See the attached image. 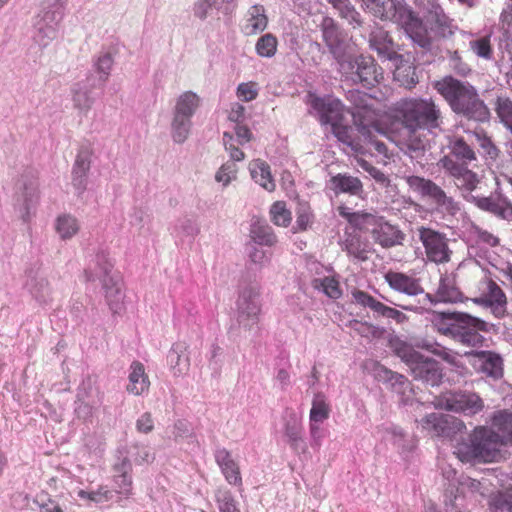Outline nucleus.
Returning a JSON list of instances; mask_svg holds the SVG:
<instances>
[{
  "mask_svg": "<svg viewBox=\"0 0 512 512\" xmlns=\"http://www.w3.org/2000/svg\"><path fill=\"white\" fill-rule=\"evenodd\" d=\"M128 447H120L116 451V460L113 464L114 481L121 493L128 494L132 487V463Z\"/></svg>",
  "mask_w": 512,
  "mask_h": 512,
  "instance_id": "4be33fe9",
  "label": "nucleus"
},
{
  "mask_svg": "<svg viewBox=\"0 0 512 512\" xmlns=\"http://www.w3.org/2000/svg\"><path fill=\"white\" fill-rule=\"evenodd\" d=\"M37 179V171L33 168H26L18 181L20 195L17 198V204L20 206L21 218L24 222L29 221L38 203Z\"/></svg>",
  "mask_w": 512,
  "mask_h": 512,
  "instance_id": "4468645a",
  "label": "nucleus"
},
{
  "mask_svg": "<svg viewBox=\"0 0 512 512\" xmlns=\"http://www.w3.org/2000/svg\"><path fill=\"white\" fill-rule=\"evenodd\" d=\"M250 173L252 179L267 191H273L275 189L270 166L265 161L260 159L254 160L250 164Z\"/></svg>",
  "mask_w": 512,
  "mask_h": 512,
  "instance_id": "49530a36",
  "label": "nucleus"
},
{
  "mask_svg": "<svg viewBox=\"0 0 512 512\" xmlns=\"http://www.w3.org/2000/svg\"><path fill=\"white\" fill-rule=\"evenodd\" d=\"M93 262L94 267L90 265L84 270L86 281L93 282L99 279L102 282L110 310L114 314L119 313L122 308L124 294L120 278L111 273L114 264L111 262L108 253L103 250L96 253Z\"/></svg>",
  "mask_w": 512,
  "mask_h": 512,
  "instance_id": "423d86ee",
  "label": "nucleus"
},
{
  "mask_svg": "<svg viewBox=\"0 0 512 512\" xmlns=\"http://www.w3.org/2000/svg\"><path fill=\"white\" fill-rule=\"evenodd\" d=\"M198 106V96L191 91L185 92L177 100L174 116H182L191 119Z\"/></svg>",
  "mask_w": 512,
  "mask_h": 512,
  "instance_id": "de8ad7c7",
  "label": "nucleus"
},
{
  "mask_svg": "<svg viewBox=\"0 0 512 512\" xmlns=\"http://www.w3.org/2000/svg\"><path fill=\"white\" fill-rule=\"evenodd\" d=\"M494 111L500 122L512 134V100L504 94L497 95L494 100Z\"/></svg>",
  "mask_w": 512,
  "mask_h": 512,
  "instance_id": "09e8293b",
  "label": "nucleus"
},
{
  "mask_svg": "<svg viewBox=\"0 0 512 512\" xmlns=\"http://www.w3.org/2000/svg\"><path fill=\"white\" fill-rule=\"evenodd\" d=\"M268 18L262 5L255 4L247 12L246 23L242 27L245 35L251 36L258 34L266 29Z\"/></svg>",
  "mask_w": 512,
  "mask_h": 512,
  "instance_id": "72a5a7b5",
  "label": "nucleus"
},
{
  "mask_svg": "<svg viewBox=\"0 0 512 512\" xmlns=\"http://www.w3.org/2000/svg\"><path fill=\"white\" fill-rule=\"evenodd\" d=\"M446 58L448 59L449 67L454 71L455 74L466 77L471 72L470 66L463 61L460 53L457 50L451 51L447 49Z\"/></svg>",
  "mask_w": 512,
  "mask_h": 512,
  "instance_id": "13d9d810",
  "label": "nucleus"
},
{
  "mask_svg": "<svg viewBox=\"0 0 512 512\" xmlns=\"http://www.w3.org/2000/svg\"><path fill=\"white\" fill-rule=\"evenodd\" d=\"M312 286L331 299H338L342 295L339 282L333 277L315 278L312 280Z\"/></svg>",
  "mask_w": 512,
  "mask_h": 512,
  "instance_id": "5fc2aeb1",
  "label": "nucleus"
},
{
  "mask_svg": "<svg viewBox=\"0 0 512 512\" xmlns=\"http://www.w3.org/2000/svg\"><path fill=\"white\" fill-rule=\"evenodd\" d=\"M56 229L61 238L68 239L77 233L79 226L74 217L63 215L58 217Z\"/></svg>",
  "mask_w": 512,
  "mask_h": 512,
  "instance_id": "4d7b16f0",
  "label": "nucleus"
},
{
  "mask_svg": "<svg viewBox=\"0 0 512 512\" xmlns=\"http://www.w3.org/2000/svg\"><path fill=\"white\" fill-rule=\"evenodd\" d=\"M330 414L329 405L326 402V397L322 392H318L314 395L312 401V407L310 410V421L311 422H323L328 419Z\"/></svg>",
  "mask_w": 512,
  "mask_h": 512,
  "instance_id": "603ef678",
  "label": "nucleus"
},
{
  "mask_svg": "<svg viewBox=\"0 0 512 512\" xmlns=\"http://www.w3.org/2000/svg\"><path fill=\"white\" fill-rule=\"evenodd\" d=\"M390 348L393 352L405 362L409 368L418 360L421 359V353L416 351L414 347L401 338L395 336L389 341Z\"/></svg>",
  "mask_w": 512,
  "mask_h": 512,
  "instance_id": "a18cd8bd",
  "label": "nucleus"
},
{
  "mask_svg": "<svg viewBox=\"0 0 512 512\" xmlns=\"http://www.w3.org/2000/svg\"><path fill=\"white\" fill-rule=\"evenodd\" d=\"M393 64L395 66L394 79L405 88H414L419 82L416 67L405 60L403 55L401 61H394Z\"/></svg>",
  "mask_w": 512,
  "mask_h": 512,
  "instance_id": "e433bc0d",
  "label": "nucleus"
},
{
  "mask_svg": "<svg viewBox=\"0 0 512 512\" xmlns=\"http://www.w3.org/2000/svg\"><path fill=\"white\" fill-rule=\"evenodd\" d=\"M437 406L448 411L475 415L482 411L484 404L482 399L471 391H447L438 398Z\"/></svg>",
  "mask_w": 512,
  "mask_h": 512,
  "instance_id": "ddd939ff",
  "label": "nucleus"
},
{
  "mask_svg": "<svg viewBox=\"0 0 512 512\" xmlns=\"http://www.w3.org/2000/svg\"><path fill=\"white\" fill-rule=\"evenodd\" d=\"M191 119L182 116H173L171 124L172 138L175 143L182 144L189 136Z\"/></svg>",
  "mask_w": 512,
  "mask_h": 512,
  "instance_id": "864d4df0",
  "label": "nucleus"
},
{
  "mask_svg": "<svg viewBox=\"0 0 512 512\" xmlns=\"http://www.w3.org/2000/svg\"><path fill=\"white\" fill-rule=\"evenodd\" d=\"M448 148L451 155L454 156L460 164L468 165L470 162L477 160L475 151L467 144L463 137L450 138Z\"/></svg>",
  "mask_w": 512,
  "mask_h": 512,
  "instance_id": "ea45409f",
  "label": "nucleus"
},
{
  "mask_svg": "<svg viewBox=\"0 0 512 512\" xmlns=\"http://www.w3.org/2000/svg\"><path fill=\"white\" fill-rule=\"evenodd\" d=\"M66 0H44L41 11L34 17L32 40L44 49L57 37L63 20Z\"/></svg>",
  "mask_w": 512,
  "mask_h": 512,
  "instance_id": "6e6552de",
  "label": "nucleus"
},
{
  "mask_svg": "<svg viewBox=\"0 0 512 512\" xmlns=\"http://www.w3.org/2000/svg\"><path fill=\"white\" fill-rule=\"evenodd\" d=\"M338 72L353 84L366 89L376 87L383 80V69L368 54L351 53L337 66Z\"/></svg>",
  "mask_w": 512,
  "mask_h": 512,
  "instance_id": "0eeeda50",
  "label": "nucleus"
},
{
  "mask_svg": "<svg viewBox=\"0 0 512 512\" xmlns=\"http://www.w3.org/2000/svg\"><path fill=\"white\" fill-rule=\"evenodd\" d=\"M114 64L113 55L110 52H101L93 60L92 72L87 77L92 86L104 87L109 79Z\"/></svg>",
  "mask_w": 512,
  "mask_h": 512,
  "instance_id": "bb28decb",
  "label": "nucleus"
},
{
  "mask_svg": "<svg viewBox=\"0 0 512 512\" xmlns=\"http://www.w3.org/2000/svg\"><path fill=\"white\" fill-rule=\"evenodd\" d=\"M250 236L255 244L261 246H272L276 242V236L265 220L256 219L252 222Z\"/></svg>",
  "mask_w": 512,
  "mask_h": 512,
  "instance_id": "37998d69",
  "label": "nucleus"
},
{
  "mask_svg": "<svg viewBox=\"0 0 512 512\" xmlns=\"http://www.w3.org/2000/svg\"><path fill=\"white\" fill-rule=\"evenodd\" d=\"M285 436L290 447L296 452H305L307 450L306 442L303 438V428L300 420L296 416H291L285 423Z\"/></svg>",
  "mask_w": 512,
  "mask_h": 512,
  "instance_id": "c9c22d12",
  "label": "nucleus"
},
{
  "mask_svg": "<svg viewBox=\"0 0 512 512\" xmlns=\"http://www.w3.org/2000/svg\"><path fill=\"white\" fill-rule=\"evenodd\" d=\"M103 88L97 85L92 86L87 76L84 81L75 83L71 88L74 108L80 113L87 114L96 99L102 94Z\"/></svg>",
  "mask_w": 512,
  "mask_h": 512,
  "instance_id": "412c9836",
  "label": "nucleus"
},
{
  "mask_svg": "<svg viewBox=\"0 0 512 512\" xmlns=\"http://www.w3.org/2000/svg\"><path fill=\"white\" fill-rule=\"evenodd\" d=\"M310 104L322 125L332 128L339 121H344L343 104L339 99L332 96L314 97Z\"/></svg>",
  "mask_w": 512,
  "mask_h": 512,
  "instance_id": "6ab92c4d",
  "label": "nucleus"
},
{
  "mask_svg": "<svg viewBox=\"0 0 512 512\" xmlns=\"http://www.w3.org/2000/svg\"><path fill=\"white\" fill-rule=\"evenodd\" d=\"M392 133H396L401 137L400 142L403 145V149L412 159H421L426 151V140L418 131L411 132L405 131V129H392Z\"/></svg>",
  "mask_w": 512,
  "mask_h": 512,
  "instance_id": "c756f323",
  "label": "nucleus"
},
{
  "mask_svg": "<svg viewBox=\"0 0 512 512\" xmlns=\"http://www.w3.org/2000/svg\"><path fill=\"white\" fill-rule=\"evenodd\" d=\"M439 165L449 176L453 177L455 185L459 189L468 192L467 195L477 188L480 179L477 173L470 170L467 165L460 164L449 155L442 157Z\"/></svg>",
  "mask_w": 512,
  "mask_h": 512,
  "instance_id": "f3484780",
  "label": "nucleus"
},
{
  "mask_svg": "<svg viewBox=\"0 0 512 512\" xmlns=\"http://www.w3.org/2000/svg\"><path fill=\"white\" fill-rule=\"evenodd\" d=\"M335 10L338 11L339 16L345 19L353 29L361 28L364 20L351 3L350 0H326Z\"/></svg>",
  "mask_w": 512,
  "mask_h": 512,
  "instance_id": "4c0bfd02",
  "label": "nucleus"
},
{
  "mask_svg": "<svg viewBox=\"0 0 512 512\" xmlns=\"http://www.w3.org/2000/svg\"><path fill=\"white\" fill-rule=\"evenodd\" d=\"M277 38L272 33L262 35L256 42V53L265 58H271L277 51Z\"/></svg>",
  "mask_w": 512,
  "mask_h": 512,
  "instance_id": "6e6d98bb",
  "label": "nucleus"
},
{
  "mask_svg": "<svg viewBox=\"0 0 512 512\" xmlns=\"http://www.w3.org/2000/svg\"><path fill=\"white\" fill-rule=\"evenodd\" d=\"M443 116L439 105L432 98H406L397 102L391 121L392 129L405 131L441 129Z\"/></svg>",
  "mask_w": 512,
  "mask_h": 512,
  "instance_id": "20e7f679",
  "label": "nucleus"
},
{
  "mask_svg": "<svg viewBox=\"0 0 512 512\" xmlns=\"http://www.w3.org/2000/svg\"><path fill=\"white\" fill-rule=\"evenodd\" d=\"M150 381L145 373L144 365L139 361H133L130 366L129 384L127 391L133 395L139 396L147 392Z\"/></svg>",
  "mask_w": 512,
  "mask_h": 512,
  "instance_id": "473e14b6",
  "label": "nucleus"
},
{
  "mask_svg": "<svg viewBox=\"0 0 512 512\" xmlns=\"http://www.w3.org/2000/svg\"><path fill=\"white\" fill-rule=\"evenodd\" d=\"M92 150L89 146L83 145L79 149L72 168V185L77 195H82L88 184V173L91 167Z\"/></svg>",
  "mask_w": 512,
  "mask_h": 512,
  "instance_id": "5701e85b",
  "label": "nucleus"
},
{
  "mask_svg": "<svg viewBox=\"0 0 512 512\" xmlns=\"http://www.w3.org/2000/svg\"><path fill=\"white\" fill-rule=\"evenodd\" d=\"M260 285L251 282L240 290L237 306V322L245 330H250L259 321L261 311Z\"/></svg>",
  "mask_w": 512,
  "mask_h": 512,
  "instance_id": "f8f14e48",
  "label": "nucleus"
},
{
  "mask_svg": "<svg viewBox=\"0 0 512 512\" xmlns=\"http://www.w3.org/2000/svg\"><path fill=\"white\" fill-rule=\"evenodd\" d=\"M377 432L383 440L392 443L401 453L410 452L414 447L412 440L403 429L392 423L378 426Z\"/></svg>",
  "mask_w": 512,
  "mask_h": 512,
  "instance_id": "cd10ccee",
  "label": "nucleus"
},
{
  "mask_svg": "<svg viewBox=\"0 0 512 512\" xmlns=\"http://www.w3.org/2000/svg\"><path fill=\"white\" fill-rule=\"evenodd\" d=\"M361 2L362 7L371 13L374 17L379 19H387L388 11L391 8L395 10V16L398 17L397 7L400 4H406L404 1L397 0L394 2L393 0H359Z\"/></svg>",
  "mask_w": 512,
  "mask_h": 512,
  "instance_id": "a19ab883",
  "label": "nucleus"
},
{
  "mask_svg": "<svg viewBox=\"0 0 512 512\" xmlns=\"http://www.w3.org/2000/svg\"><path fill=\"white\" fill-rule=\"evenodd\" d=\"M237 170V165L233 161H227L216 172L215 179L217 182H222L224 186H227L236 178Z\"/></svg>",
  "mask_w": 512,
  "mask_h": 512,
  "instance_id": "e2e57ef3",
  "label": "nucleus"
},
{
  "mask_svg": "<svg viewBox=\"0 0 512 512\" xmlns=\"http://www.w3.org/2000/svg\"><path fill=\"white\" fill-rule=\"evenodd\" d=\"M328 187L333 191L335 196L347 194L349 196L360 197L364 192L362 181L358 177L348 173H338L331 176Z\"/></svg>",
  "mask_w": 512,
  "mask_h": 512,
  "instance_id": "393cba45",
  "label": "nucleus"
},
{
  "mask_svg": "<svg viewBox=\"0 0 512 512\" xmlns=\"http://www.w3.org/2000/svg\"><path fill=\"white\" fill-rule=\"evenodd\" d=\"M419 238L430 261L435 263L450 261L451 250L448 247V240L445 234L431 228L421 227L419 229Z\"/></svg>",
  "mask_w": 512,
  "mask_h": 512,
  "instance_id": "dca6fc26",
  "label": "nucleus"
},
{
  "mask_svg": "<svg viewBox=\"0 0 512 512\" xmlns=\"http://www.w3.org/2000/svg\"><path fill=\"white\" fill-rule=\"evenodd\" d=\"M362 232L371 235L373 241L384 249L402 245L405 233L398 225L391 224L384 216L370 213Z\"/></svg>",
  "mask_w": 512,
  "mask_h": 512,
  "instance_id": "9b49d317",
  "label": "nucleus"
},
{
  "mask_svg": "<svg viewBox=\"0 0 512 512\" xmlns=\"http://www.w3.org/2000/svg\"><path fill=\"white\" fill-rule=\"evenodd\" d=\"M422 427L435 436L445 438H457L464 435L466 429L464 422L452 415L442 413H430L420 420Z\"/></svg>",
  "mask_w": 512,
  "mask_h": 512,
  "instance_id": "2eb2a0df",
  "label": "nucleus"
},
{
  "mask_svg": "<svg viewBox=\"0 0 512 512\" xmlns=\"http://www.w3.org/2000/svg\"><path fill=\"white\" fill-rule=\"evenodd\" d=\"M128 450L130 451V457L136 464L148 463L154 459L150 449L145 445L136 443L131 445Z\"/></svg>",
  "mask_w": 512,
  "mask_h": 512,
  "instance_id": "680f3d73",
  "label": "nucleus"
},
{
  "mask_svg": "<svg viewBox=\"0 0 512 512\" xmlns=\"http://www.w3.org/2000/svg\"><path fill=\"white\" fill-rule=\"evenodd\" d=\"M34 502L40 508V512H64L59 502L47 493L37 495Z\"/></svg>",
  "mask_w": 512,
  "mask_h": 512,
  "instance_id": "0e129e2a",
  "label": "nucleus"
},
{
  "mask_svg": "<svg viewBox=\"0 0 512 512\" xmlns=\"http://www.w3.org/2000/svg\"><path fill=\"white\" fill-rule=\"evenodd\" d=\"M270 214L274 224L278 226L287 227L291 222V213L286 209L283 202H275L271 209Z\"/></svg>",
  "mask_w": 512,
  "mask_h": 512,
  "instance_id": "052dcab7",
  "label": "nucleus"
},
{
  "mask_svg": "<svg viewBox=\"0 0 512 512\" xmlns=\"http://www.w3.org/2000/svg\"><path fill=\"white\" fill-rule=\"evenodd\" d=\"M477 368L493 378H500L503 375V360L501 356L492 351H475Z\"/></svg>",
  "mask_w": 512,
  "mask_h": 512,
  "instance_id": "2f4dec72",
  "label": "nucleus"
},
{
  "mask_svg": "<svg viewBox=\"0 0 512 512\" xmlns=\"http://www.w3.org/2000/svg\"><path fill=\"white\" fill-rule=\"evenodd\" d=\"M167 363L175 376L187 373L190 367L188 345L186 342L174 343L167 354Z\"/></svg>",
  "mask_w": 512,
  "mask_h": 512,
  "instance_id": "c85d7f7f",
  "label": "nucleus"
},
{
  "mask_svg": "<svg viewBox=\"0 0 512 512\" xmlns=\"http://www.w3.org/2000/svg\"><path fill=\"white\" fill-rule=\"evenodd\" d=\"M433 88L442 96L455 115L476 123H485L490 120V109L481 98L478 89L470 82L446 75L435 81Z\"/></svg>",
  "mask_w": 512,
  "mask_h": 512,
  "instance_id": "f03ea898",
  "label": "nucleus"
},
{
  "mask_svg": "<svg viewBox=\"0 0 512 512\" xmlns=\"http://www.w3.org/2000/svg\"><path fill=\"white\" fill-rule=\"evenodd\" d=\"M373 374L378 382L383 383L397 394L405 395L406 391L410 389V382L404 375L394 372L384 365H375Z\"/></svg>",
  "mask_w": 512,
  "mask_h": 512,
  "instance_id": "a878e982",
  "label": "nucleus"
},
{
  "mask_svg": "<svg viewBox=\"0 0 512 512\" xmlns=\"http://www.w3.org/2000/svg\"><path fill=\"white\" fill-rule=\"evenodd\" d=\"M385 279L389 286L395 291L409 296H416L424 293L423 288L419 284V280L406 274L400 272H388L385 275Z\"/></svg>",
  "mask_w": 512,
  "mask_h": 512,
  "instance_id": "7c9ffc66",
  "label": "nucleus"
},
{
  "mask_svg": "<svg viewBox=\"0 0 512 512\" xmlns=\"http://www.w3.org/2000/svg\"><path fill=\"white\" fill-rule=\"evenodd\" d=\"M85 390H78L75 400V414L80 419H87L92 415V406L85 401Z\"/></svg>",
  "mask_w": 512,
  "mask_h": 512,
  "instance_id": "69168bd1",
  "label": "nucleus"
},
{
  "mask_svg": "<svg viewBox=\"0 0 512 512\" xmlns=\"http://www.w3.org/2000/svg\"><path fill=\"white\" fill-rule=\"evenodd\" d=\"M410 370L416 380H421L432 387L438 386L443 378L440 363L423 355L412 365Z\"/></svg>",
  "mask_w": 512,
  "mask_h": 512,
  "instance_id": "b1692460",
  "label": "nucleus"
},
{
  "mask_svg": "<svg viewBox=\"0 0 512 512\" xmlns=\"http://www.w3.org/2000/svg\"><path fill=\"white\" fill-rule=\"evenodd\" d=\"M492 426L501 440V446L512 445V412L500 411L495 414L492 419Z\"/></svg>",
  "mask_w": 512,
  "mask_h": 512,
  "instance_id": "79ce46f5",
  "label": "nucleus"
},
{
  "mask_svg": "<svg viewBox=\"0 0 512 512\" xmlns=\"http://www.w3.org/2000/svg\"><path fill=\"white\" fill-rule=\"evenodd\" d=\"M338 212L339 215L345 218L352 227L359 231H362L365 222L370 214L367 212H350L349 208L346 206H339Z\"/></svg>",
  "mask_w": 512,
  "mask_h": 512,
  "instance_id": "bf43d9fd",
  "label": "nucleus"
},
{
  "mask_svg": "<svg viewBox=\"0 0 512 512\" xmlns=\"http://www.w3.org/2000/svg\"><path fill=\"white\" fill-rule=\"evenodd\" d=\"M491 508L493 512H512V494H501L496 497Z\"/></svg>",
  "mask_w": 512,
  "mask_h": 512,
  "instance_id": "774afa93",
  "label": "nucleus"
},
{
  "mask_svg": "<svg viewBox=\"0 0 512 512\" xmlns=\"http://www.w3.org/2000/svg\"><path fill=\"white\" fill-rule=\"evenodd\" d=\"M369 48L377 53L381 61H401L400 46L394 42L392 36L383 28H376L369 34Z\"/></svg>",
  "mask_w": 512,
  "mask_h": 512,
  "instance_id": "a211bd4d",
  "label": "nucleus"
},
{
  "mask_svg": "<svg viewBox=\"0 0 512 512\" xmlns=\"http://www.w3.org/2000/svg\"><path fill=\"white\" fill-rule=\"evenodd\" d=\"M331 132L339 142L351 148L353 151H358L361 147V139L357 136L354 125L339 121L337 124L333 125Z\"/></svg>",
  "mask_w": 512,
  "mask_h": 512,
  "instance_id": "58836bf2",
  "label": "nucleus"
},
{
  "mask_svg": "<svg viewBox=\"0 0 512 512\" xmlns=\"http://www.w3.org/2000/svg\"><path fill=\"white\" fill-rule=\"evenodd\" d=\"M464 198L479 209L489 212L499 219L512 221V203L506 197H479L469 194L465 195Z\"/></svg>",
  "mask_w": 512,
  "mask_h": 512,
  "instance_id": "aec40b11",
  "label": "nucleus"
},
{
  "mask_svg": "<svg viewBox=\"0 0 512 512\" xmlns=\"http://www.w3.org/2000/svg\"><path fill=\"white\" fill-rule=\"evenodd\" d=\"M319 28L322 40L338 66L352 53L348 34L335 19L329 16L323 17Z\"/></svg>",
  "mask_w": 512,
  "mask_h": 512,
  "instance_id": "9d476101",
  "label": "nucleus"
},
{
  "mask_svg": "<svg viewBox=\"0 0 512 512\" xmlns=\"http://www.w3.org/2000/svg\"><path fill=\"white\" fill-rule=\"evenodd\" d=\"M431 324L441 335L471 347L483 344L480 332L495 331L494 324L461 311H433Z\"/></svg>",
  "mask_w": 512,
  "mask_h": 512,
  "instance_id": "7ed1b4c3",
  "label": "nucleus"
},
{
  "mask_svg": "<svg viewBox=\"0 0 512 512\" xmlns=\"http://www.w3.org/2000/svg\"><path fill=\"white\" fill-rule=\"evenodd\" d=\"M500 447L495 428L477 426L456 439L454 454L461 462L490 463L500 455Z\"/></svg>",
  "mask_w": 512,
  "mask_h": 512,
  "instance_id": "39448f33",
  "label": "nucleus"
},
{
  "mask_svg": "<svg viewBox=\"0 0 512 512\" xmlns=\"http://www.w3.org/2000/svg\"><path fill=\"white\" fill-rule=\"evenodd\" d=\"M405 181L411 190L423 198L432 200L438 211L451 216H455L460 211L459 203L448 196L434 181L416 175L406 176Z\"/></svg>",
  "mask_w": 512,
  "mask_h": 512,
  "instance_id": "1a4fd4ad",
  "label": "nucleus"
},
{
  "mask_svg": "<svg viewBox=\"0 0 512 512\" xmlns=\"http://www.w3.org/2000/svg\"><path fill=\"white\" fill-rule=\"evenodd\" d=\"M352 297L354 301L364 307H369L377 315L385 317L389 306H386L382 302L376 300L373 296L365 291L354 289L352 291Z\"/></svg>",
  "mask_w": 512,
  "mask_h": 512,
  "instance_id": "3c124183",
  "label": "nucleus"
},
{
  "mask_svg": "<svg viewBox=\"0 0 512 512\" xmlns=\"http://www.w3.org/2000/svg\"><path fill=\"white\" fill-rule=\"evenodd\" d=\"M342 249L360 261L368 260V243L359 234H347Z\"/></svg>",
  "mask_w": 512,
  "mask_h": 512,
  "instance_id": "c03bdc74",
  "label": "nucleus"
},
{
  "mask_svg": "<svg viewBox=\"0 0 512 512\" xmlns=\"http://www.w3.org/2000/svg\"><path fill=\"white\" fill-rule=\"evenodd\" d=\"M26 287L28 288L32 297L40 304L47 305L52 301L51 288L48 280L38 274L33 276L29 275L26 281Z\"/></svg>",
  "mask_w": 512,
  "mask_h": 512,
  "instance_id": "f704fd0d",
  "label": "nucleus"
},
{
  "mask_svg": "<svg viewBox=\"0 0 512 512\" xmlns=\"http://www.w3.org/2000/svg\"><path fill=\"white\" fill-rule=\"evenodd\" d=\"M397 11L407 36L425 52L432 50L433 40L450 39L457 29L438 4L431 5L423 20L407 4H400Z\"/></svg>",
  "mask_w": 512,
  "mask_h": 512,
  "instance_id": "f257e3e1",
  "label": "nucleus"
},
{
  "mask_svg": "<svg viewBox=\"0 0 512 512\" xmlns=\"http://www.w3.org/2000/svg\"><path fill=\"white\" fill-rule=\"evenodd\" d=\"M217 503L220 512H240V510L236 506L235 499L232 494L228 491L219 493L217 495Z\"/></svg>",
  "mask_w": 512,
  "mask_h": 512,
  "instance_id": "338daca9",
  "label": "nucleus"
},
{
  "mask_svg": "<svg viewBox=\"0 0 512 512\" xmlns=\"http://www.w3.org/2000/svg\"><path fill=\"white\" fill-rule=\"evenodd\" d=\"M438 300L443 303H457L463 301L462 292L446 277H441L437 289Z\"/></svg>",
  "mask_w": 512,
  "mask_h": 512,
  "instance_id": "8fccbe9b",
  "label": "nucleus"
}]
</instances>
